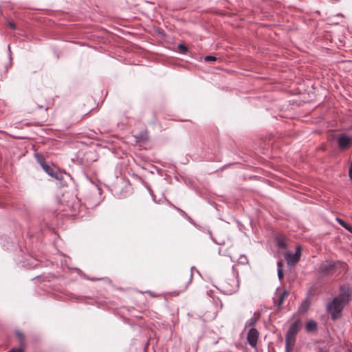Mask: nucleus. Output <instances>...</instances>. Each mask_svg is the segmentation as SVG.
Returning a JSON list of instances; mask_svg holds the SVG:
<instances>
[{
	"label": "nucleus",
	"mask_w": 352,
	"mask_h": 352,
	"mask_svg": "<svg viewBox=\"0 0 352 352\" xmlns=\"http://www.w3.org/2000/svg\"><path fill=\"white\" fill-rule=\"evenodd\" d=\"M216 57L213 56H206L204 57V60L206 61V62H210V61H214L216 60Z\"/></svg>",
	"instance_id": "16"
},
{
	"label": "nucleus",
	"mask_w": 352,
	"mask_h": 352,
	"mask_svg": "<svg viewBox=\"0 0 352 352\" xmlns=\"http://www.w3.org/2000/svg\"><path fill=\"white\" fill-rule=\"evenodd\" d=\"M309 304L308 301L305 300L302 302V304L299 308V310H300V311L305 312L309 309Z\"/></svg>",
	"instance_id": "12"
},
{
	"label": "nucleus",
	"mask_w": 352,
	"mask_h": 352,
	"mask_svg": "<svg viewBox=\"0 0 352 352\" xmlns=\"http://www.w3.org/2000/svg\"><path fill=\"white\" fill-rule=\"evenodd\" d=\"M8 25L12 28V29H15L16 28V25L14 22L13 21H9L8 22Z\"/></svg>",
	"instance_id": "21"
},
{
	"label": "nucleus",
	"mask_w": 352,
	"mask_h": 352,
	"mask_svg": "<svg viewBox=\"0 0 352 352\" xmlns=\"http://www.w3.org/2000/svg\"><path fill=\"white\" fill-rule=\"evenodd\" d=\"M301 328V321L300 320H297L294 323H292L289 330L287 331V333L286 334L285 338V351L286 352H290L292 349L293 346L295 344L296 341V336L298 331H300Z\"/></svg>",
	"instance_id": "3"
},
{
	"label": "nucleus",
	"mask_w": 352,
	"mask_h": 352,
	"mask_svg": "<svg viewBox=\"0 0 352 352\" xmlns=\"http://www.w3.org/2000/svg\"><path fill=\"white\" fill-rule=\"evenodd\" d=\"M351 289L348 286H341L339 294L330 301L327 305V310L331 315L332 320L340 318L344 307L351 300Z\"/></svg>",
	"instance_id": "1"
},
{
	"label": "nucleus",
	"mask_w": 352,
	"mask_h": 352,
	"mask_svg": "<svg viewBox=\"0 0 352 352\" xmlns=\"http://www.w3.org/2000/svg\"><path fill=\"white\" fill-rule=\"evenodd\" d=\"M301 255V248L300 246H297L296 248L295 253H292L291 252H287L285 254V258L287 261V263L289 265L293 266L296 265L298 261L300 258Z\"/></svg>",
	"instance_id": "6"
},
{
	"label": "nucleus",
	"mask_w": 352,
	"mask_h": 352,
	"mask_svg": "<svg viewBox=\"0 0 352 352\" xmlns=\"http://www.w3.org/2000/svg\"><path fill=\"white\" fill-rule=\"evenodd\" d=\"M288 295L289 292L287 290H284L282 292L277 294L278 299L274 298V303L278 309L281 308L283 302Z\"/></svg>",
	"instance_id": "10"
},
{
	"label": "nucleus",
	"mask_w": 352,
	"mask_h": 352,
	"mask_svg": "<svg viewBox=\"0 0 352 352\" xmlns=\"http://www.w3.org/2000/svg\"><path fill=\"white\" fill-rule=\"evenodd\" d=\"M344 267V265L340 262L327 261L322 263L320 267L319 271L324 275L333 274L340 273L341 270Z\"/></svg>",
	"instance_id": "4"
},
{
	"label": "nucleus",
	"mask_w": 352,
	"mask_h": 352,
	"mask_svg": "<svg viewBox=\"0 0 352 352\" xmlns=\"http://www.w3.org/2000/svg\"><path fill=\"white\" fill-rule=\"evenodd\" d=\"M221 291L226 294H232L236 292L239 287V273L234 266L232 267V272L221 284Z\"/></svg>",
	"instance_id": "2"
},
{
	"label": "nucleus",
	"mask_w": 352,
	"mask_h": 352,
	"mask_svg": "<svg viewBox=\"0 0 352 352\" xmlns=\"http://www.w3.org/2000/svg\"><path fill=\"white\" fill-rule=\"evenodd\" d=\"M147 293L149 294V295L153 296V297L157 296L155 294H153L151 292H147Z\"/></svg>",
	"instance_id": "26"
},
{
	"label": "nucleus",
	"mask_w": 352,
	"mask_h": 352,
	"mask_svg": "<svg viewBox=\"0 0 352 352\" xmlns=\"http://www.w3.org/2000/svg\"><path fill=\"white\" fill-rule=\"evenodd\" d=\"M336 221L338 222V223L342 226L343 228H344L348 223H346L344 220L340 219V218H336Z\"/></svg>",
	"instance_id": "17"
},
{
	"label": "nucleus",
	"mask_w": 352,
	"mask_h": 352,
	"mask_svg": "<svg viewBox=\"0 0 352 352\" xmlns=\"http://www.w3.org/2000/svg\"><path fill=\"white\" fill-rule=\"evenodd\" d=\"M318 352H328V351L325 349H320Z\"/></svg>",
	"instance_id": "25"
},
{
	"label": "nucleus",
	"mask_w": 352,
	"mask_h": 352,
	"mask_svg": "<svg viewBox=\"0 0 352 352\" xmlns=\"http://www.w3.org/2000/svg\"><path fill=\"white\" fill-rule=\"evenodd\" d=\"M277 265H278V268L280 267V268H282V263L281 262H278L277 263Z\"/></svg>",
	"instance_id": "27"
},
{
	"label": "nucleus",
	"mask_w": 352,
	"mask_h": 352,
	"mask_svg": "<svg viewBox=\"0 0 352 352\" xmlns=\"http://www.w3.org/2000/svg\"><path fill=\"white\" fill-rule=\"evenodd\" d=\"M337 143L340 149L346 150L351 145L352 137L344 133H340L337 137Z\"/></svg>",
	"instance_id": "7"
},
{
	"label": "nucleus",
	"mask_w": 352,
	"mask_h": 352,
	"mask_svg": "<svg viewBox=\"0 0 352 352\" xmlns=\"http://www.w3.org/2000/svg\"><path fill=\"white\" fill-rule=\"evenodd\" d=\"M38 161L41 164L43 169L50 176L53 178H55L57 180H61L63 179L62 174L58 172L55 167H52L47 164L44 160L41 157L38 158Z\"/></svg>",
	"instance_id": "5"
},
{
	"label": "nucleus",
	"mask_w": 352,
	"mask_h": 352,
	"mask_svg": "<svg viewBox=\"0 0 352 352\" xmlns=\"http://www.w3.org/2000/svg\"><path fill=\"white\" fill-rule=\"evenodd\" d=\"M178 210L183 217H187V214L184 211L181 209H179Z\"/></svg>",
	"instance_id": "23"
},
{
	"label": "nucleus",
	"mask_w": 352,
	"mask_h": 352,
	"mask_svg": "<svg viewBox=\"0 0 352 352\" xmlns=\"http://www.w3.org/2000/svg\"><path fill=\"white\" fill-rule=\"evenodd\" d=\"M258 336L259 332L256 329L251 328L249 330L247 336V340L252 347L255 348L256 346Z\"/></svg>",
	"instance_id": "9"
},
{
	"label": "nucleus",
	"mask_w": 352,
	"mask_h": 352,
	"mask_svg": "<svg viewBox=\"0 0 352 352\" xmlns=\"http://www.w3.org/2000/svg\"><path fill=\"white\" fill-rule=\"evenodd\" d=\"M241 258L242 259V261H241V263H244V262L247 261V258L245 256H241Z\"/></svg>",
	"instance_id": "24"
},
{
	"label": "nucleus",
	"mask_w": 352,
	"mask_h": 352,
	"mask_svg": "<svg viewBox=\"0 0 352 352\" xmlns=\"http://www.w3.org/2000/svg\"><path fill=\"white\" fill-rule=\"evenodd\" d=\"M192 279V274L190 272L182 274L178 279V283L182 285L180 292L185 291L190 285Z\"/></svg>",
	"instance_id": "8"
},
{
	"label": "nucleus",
	"mask_w": 352,
	"mask_h": 352,
	"mask_svg": "<svg viewBox=\"0 0 352 352\" xmlns=\"http://www.w3.org/2000/svg\"><path fill=\"white\" fill-rule=\"evenodd\" d=\"M277 245L280 248H285L286 247V243L281 239L277 240Z\"/></svg>",
	"instance_id": "15"
},
{
	"label": "nucleus",
	"mask_w": 352,
	"mask_h": 352,
	"mask_svg": "<svg viewBox=\"0 0 352 352\" xmlns=\"http://www.w3.org/2000/svg\"><path fill=\"white\" fill-rule=\"evenodd\" d=\"M344 228L348 230L349 232L352 233V226L349 224H347Z\"/></svg>",
	"instance_id": "22"
},
{
	"label": "nucleus",
	"mask_w": 352,
	"mask_h": 352,
	"mask_svg": "<svg viewBox=\"0 0 352 352\" xmlns=\"http://www.w3.org/2000/svg\"><path fill=\"white\" fill-rule=\"evenodd\" d=\"M305 329L307 332H313L314 331H316L317 323L314 320H310L306 324Z\"/></svg>",
	"instance_id": "11"
},
{
	"label": "nucleus",
	"mask_w": 352,
	"mask_h": 352,
	"mask_svg": "<svg viewBox=\"0 0 352 352\" xmlns=\"http://www.w3.org/2000/svg\"><path fill=\"white\" fill-rule=\"evenodd\" d=\"M278 276L280 280L283 278V272L282 268L278 267Z\"/></svg>",
	"instance_id": "20"
},
{
	"label": "nucleus",
	"mask_w": 352,
	"mask_h": 352,
	"mask_svg": "<svg viewBox=\"0 0 352 352\" xmlns=\"http://www.w3.org/2000/svg\"><path fill=\"white\" fill-rule=\"evenodd\" d=\"M9 352H24V349L23 345H21L19 348L12 349Z\"/></svg>",
	"instance_id": "18"
},
{
	"label": "nucleus",
	"mask_w": 352,
	"mask_h": 352,
	"mask_svg": "<svg viewBox=\"0 0 352 352\" xmlns=\"http://www.w3.org/2000/svg\"><path fill=\"white\" fill-rule=\"evenodd\" d=\"M16 335L21 342V344L23 345L24 344V336H23V333L21 332H16Z\"/></svg>",
	"instance_id": "14"
},
{
	"label": "nucleus",
	"mask_w": 352,
	"mask_h": 352,
	"mask_svg": "<svg viewBox=\"0 0 352 352\" xmlns=\"http://www.w3.org/2000/svg\"><path fill=\"white\" fill-rule=\"evenodd\" d=\"M349 129H352V124L350 126Z\"/></svg>",
	"instance_id": "28"
},
{
	"label": "nucleus",
	"mask_w": 352,
	"mask_h": 352,
	"mask_svg": "<svg viewBox=\"0 0 352 352\" xmlns=\"http://www.w3.org/2000/svg\"><path fill=\"white\" fill-rule=\"evenodd\" d=\"M178 48L183 53H186L187 52V47L184 45H183V44H179L178 45Z\"/></svg>",
	"instance_id": "19"
},
{
	"label": "nucleus",
	"mask_w": 352,
	"mask_h": 352,
	"mask_svg": "<svg viewBox=\"0 0 352 352\" xmlns=\"http://www.w3.org/2000/svg\"><path fill=\"white\" fill-rule=\"evenodd\" d=\"M256 323V320L254 318H252L250 319L245 324V327L248 328L250 327H253Z\"/></svg>",
	"instance_id": "13"
}]
</instances>
